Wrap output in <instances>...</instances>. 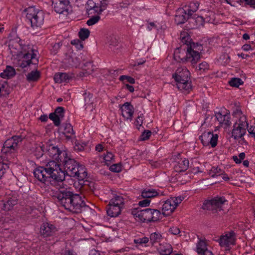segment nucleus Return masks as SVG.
Masks as SVG:
<instances>
[{"mask_svg": "<svg viewBox=\"0 0 255 255\" xmlns=\"http://www.w3.org/2000/svg\"><path fill=\"white\" fill-rule=\"evenodd\" d=\"M33 174L38 180L45 184L62 182L65 179V174L78 180H82L87 176L85 167L67 155L63 158L60 164L54 160H50L44 166L36 168Z\"/></svg>", "mask_w": 255, "mask_h": 255, "instance_id": "f257e3e1", "label": "nucleus"}, {"mask_svg": "<svg viewBox=\"0 0 255 255\" xmlns=\"http://www.w3.org/2000/svg\"><path fill=\"white\" fill-rule=\"evenodd\" d=\"M50 195L58 205L74 213H81L86 206L83 197L69 189L51 190Z\"/></svg>", "mask_w": 255, "mask_h": 255, "instance_id": "f03ea898", "label": "nucleus"}, {"mask_svg": "<svg viewBox=\"0 0 255 255\" xmlns=\"http://www.w3.org/2000/svg\"><path fill=\"white\" fill-rule=\"evenodd\" d=\"M17 42L14 46L13 41H10L9 48L14 54H19L21 53L23 55L22 59L19 60L18 65L21 68H25L30 64H36L38 60L36 58V52L30 45L22 44L21 40H17Z\"/></svg>", "mask_w": 255, "mask_h": 255, "instance_id": "7ed1b4c3", "label": "nucleus"}, {"mask_svg": "<svg viewBox=\"0 0 255 255\" xmlns=\"http://www.w3.org/2000/svg\"><path fill=\"white\" fill-rule=\"evenodd\" d=\"M180 39L186 47V58H190V62L192 64L196 63L200 58V53L203 50L202 45L198 43L191 42L190 35L185 31L181 32Z\"/></svg>", "mask_w": 255, "mask_h": 255, "instance_id": "20e7f679", "label": "nucleus"}, {"mask_svg": "<svg viewBox=\"0 0 255 255\" xmlns=\"http://www.w3.org/2000/svg\"><path fill=\"white\" fill-rule=\"evenodd\" d=\"M108 5L106 0H88L87 2V11L88 14H96L87 21V24L92 26L100 19V14L106 9Z\"/></svg>", "mask_w": 255, "mask_h": 255, "instance_id": "39448f33", "label": "nucleus"}, {"mask_svg": "<svg viewBox=\"0 0 255 255\" xmlns=\"http://www.w3.org/2000/svg\"><path fill=\"white\" fill-rule=\"evenodd\" d=\"M172 78L176 82L177 88L184 93H188L192 89L190 81V72L185 67H178L173 74Z\"/></svg>", "mask_w": 255, "mask_h": 255, "instance_id": "423d86ee", "label": "nucleus"}, {"mask_svg": "<svg viewBox=\"0 0 255 255\" xmlns=\"http://www.w3.org/2000/svg\"><path fill=\"white\" fill-rule=\"evenodd\" d=\"M26 18L30 23L33 28L41 27L43 23L44 13L42 10L36 9L34 7H29L25 9Z\"/></svg>", "mask_w": 255, "mask_h": 255, "instance_id": "0eeeda50", "label": "nucleus"}, {"mask_svg": "<svg viewBox=\"0 0 255 255\" xmlns=\"http://www.w3.org/2000/svg\"><path fill=\"white\" fill-rule=\"evenodd\" d=\"M134 215L143 222H154L159 220L162 218L159 210L150 208L137 211Z\"/></svg>", "mask_w": 255, "mask_h": 255, "instance_id": "6e6552de", "label": "nucleus"}, {"mask_svg": "<svg viewBox=\"0 0 255 255\" xmlns=\"http://www.w3.org/2000/svg\"><path fill=\"white\" fill-rule=\"evenodd\" d=\"M124 205V199L122 196L117 195L109 202L107 207V213L111 217H116L121 213Z\"/></svg>", "mask_w": 255, "mask_h": 255, "instance_id": "1a4fd4ad", "label": "nucleus"}, {"mask_svg": "<svg viewBox=\"0 0 255 255\" xmlns=\"http://www.w3.org/2000/svg\"><path fill=\"white\" fill-rule=\"evenodd\" d=\"M183 199L184 197L180 196L177 197H171L164 201L162 209L163 215H170Z\"/></svg>", "mask_w": 255, "mask_h": 255, "instance_id": "9d476101", "label": "nucleus"}, {"mask_svg": "<svg viewBox=\"0 0 255 255\" xmlns=\"http://www.w3.org/2000/svg\"><path fill=\"white\" fill-rule=\"evenodd\" d=\"M236 236L234 231L226 232L225 235L221 236L218 242L222 248H224L226 251H230L231 246L236 244Z\"/></svg>", "mask_w": 255, "mask_h": 255, "instance_id": "9b49d317", "label": "nucleus"}, {"mask_svg": "<svg viewBox=\"0 0 255 255\" xmlns=\"http://www.w3.org/2000/svg\"><path fill=\"white\" fill-rule=\"evenodd\" d=\"M227 201L224 197H216L211 200L206 201L203 205V208L213 211H221L222 206Z\"/></svg>", "mask_w": 255, "mask_h": 255, "instance_id": "f8f14e48", "label": "nucleus"}, {"mask_svg": "<svg viewBox=\"0 0 255 255\" xmlns=\"http://www.w3.org/2000/svg\"><path fill=\"white\" fill-rule=\"evenodd\" d=\"M22 140L21 136H13L11 138L6 139L4 142L1 149V152L7 153L9 152H12L17 149L18 144Z\"/></svg>", "mask_w": 255, "mask_h": 255, "instance_id": "ddd939ff", "label": "nucleus"}, {"mask_svg": "<svg viewBox=\"0 0 255 255\" xmlns=\"http://www.w3.org/2000/svg\"><path fill=\"white\" fill-rule=\"evenodd\" d=\"M52 5L55 11L59 14L67 15L69 8L68 0H51Z\"/></svg>", "mask_w": 255, "mask_h": 255, "instance_id": "4468645a", "label": "nucleus"}, {"mask_svg": "<svg viewBox=\"0 0 255 255\" xmlns=\"http://www.w3.org/2000/svg\"><path fill=\"white\" fill-rule=\"evenodd\" d=\"M218 135L210 131L205 132L199 136V139L204 146L211 145L214 147L217 145Z\"/></svg>", "mask_w": 255, "mask_h": 255, "instance_id": "2eb2a0df", "label": "nucleus"}, {"mask_svg": "<svg viewBox=\"0 0 255 255\" xmlns=\"http://www.w3.org/2000/svg\"><path fill=\"white\" fill-rule=\"evenodd\" d=\"M57 230L56 227L48 222L43 223L40 228V235L43 238L54 236Z\"/></svg>", "mask_w": 255, "mask_h": 255, "instance_id": "dca6fc26", "label": "nucleus"}, {"mask_svg": "<svg viewBox=\"0 0 255 255\" xmlns=\"http://www.w3.org/2000/svg\"><path fill=\"white\" fill-rule=\"evenodd\" d=\"M47 153L49 156L56 160V162L59 164H60L63 158L67 155V152L65 151H61L57 147L54 146L49 147Z\"/></svg>", "mask_w": 255, "mask_h": 255, "instance_id": "f3484780", "label": "nucleus"}, {"mask_svg": "<svg viewBox=\"0 0 255 255\" xmlns=\"http://www.w3.org/2000/svg\"><path fill=\"white\" fill-rule=\"evenodd\" d=\"M186 57L187 49L185 46H181L175 49L174 54V57L175 60L179 62H190V58H186Z\"/></svg>", "mask_w": 255, "mask_h": 255, "instance_id": "a211bd4d", "label": "nucleus"}, {"mask_svg": "<svg viewBox=\"0 0 255 255\" xmlns=\"http://www.w3.org/2000/svg\"><path fill=\"white\" fill-rule=\"evenodd\" d=\"M64 108L62 107H57L54 113L49 115V118L52 120L55 126H59L62 119L64 117Z\"/></svg>", "mask_w": 255, "mask_h": 255, "instance_id": "6ab92c4d", "label": "nucleus"}, {"mask_svg": "<svg viewBox=\"0 0 255 255\" xmlns=\"http://www.w3.org/2000/svg\"><path fill=\"white\" fill-rule=\"evenodd\" d=\"M122 115L127 120L131 121L134 113V108L130 103L126 102L121 108Z\"/></svg>", "mask_w": 255, "mask_h": 255, "instance_id": "aec40b11", "label": "nucleus"}, {"mask_svg": "<svg viewBox=\"0 0 255 255\" xmlns=\"http://www.w3.org/2000/svg\"><path fill=\"white\" fill-rule=\"evenodd\" d=\"M190 17L182 7L179 8L176 11L175 21L178 25L182 24L190 19Z\"/></svg>", "mask_w": 255, "mask_h": 255, "instance_id": "412c9836", "label": "nucleus"}, {"mask_svg": "<svg viewBox=\"0 0 255 255\" xmlns=\"http://www.w3.org/2000/svg\"><path fill=\"white\" fill-rule=\"evenodd\" d=\"M246 129L237 125V124H234L231 131V137L233 138L235 140H238L242 136H244L246 133Z\"/></svg>", "mask_w": 255, "mask_h": 255, "instance_id": "4be33fe9", "label": "nucleus"}, {"mask_svg": "<svg viewBox=\"0 0 255 255\" xmlns=\"http://www.w3.org/2000/svg\"><path fill=\"white\" fill-rule=\"evenodd\" d=\"M196 251L199 255H213L212 252L208 250L206 242L200 240L196 244Z\"/></svg>", "mask_w": 255, "mask_h": 255, "instance_id": "5701e85b", "label": "nucleus"}, {"mask_svg": "<svg viewBox=\"0 0 255 255\" xmlns=\"http://www.w3.org/2000/svg\"><path fill=\"white\" fill-rule=\"evenodd\" d=\"M216 119L221 125L229 126L231 124L230 115L228 112H218L215 114Z\"/></svg>", "mask_w": 255, "mask_h": 255, "instance_id": "b1692460", "label": "nucleus"}, {"mask_svg": "<svg viewBox=\"0 0 255 255\" xmlns=\"http://www.w3.org/2000/svg\"><path fill=\"white\" fill-rule=\"evenodd\" d=\"M2 209L5 211L11 210L13 206L17 204V199L14 196L8 197L5 200L2 201Z\"/></svg>", "mask_w": 255, "mask_h": 255, "instance_id": "393cba45", "label": "nucleus"}, {"mask_svg": "<svg viewBox=\"0 0 255 255\" xmlns=\"http://www.w3.org/2000/svg\"><path fill=\"white\" fill-rule=\"evenodd\" d=\"M106 44L112 51L117 52L121 47L117 38L114 35H110L107 38Z\"/></svg>", "mask_w": 255, "mask_h": 255, "instance_id": "a878e982", "label": "nucleus"}, {"mask_svg": "<svg viewBox=\"0 0 255 255\" xmlns=\"http://www.w3.org/2000/svg\"><path fill=\"white\" fill-rule=\"evenodd\" d=\"M73 77V74L66 73H58L54 75V80L56 83H61L62 82H68Z\"/></svg>", "mask_w": 255, "mask_h": 255, "instance_id": "bb28decb", "label": "nucleus"}, {"mask_svg": "<svg viewBox=\"0 0 255 255\" xmlns=\"http://www.w3.org/2000/svg\"><path fill=\"white\" fill-rule=\"evenodd\" d=\"M61 129L62 130V133L67 139H70L74 136L75 132L71 124L66 123L62 125Z\"/></svg>", "mask_w": 255, "mask_h": 255, "instance_id": "cd10ccee", "label": "nucleus"}, {"mask_svg": "<svg viewBox=\"0 0 255 255\" xmlns=\"http://www.w3.org/2000/svg\"><path fill=\"white\" fill-rule=\"evenodd\" d=\"M199 5V3L198 2H191L188 4L185 5L182 8L190 16H191L193 13L198 10Z\"/></svg>", "mask_w": 255, "mask_h": 255, "instance_id": "c85d7f7f", "label": "nucleus"}, {"mask_svg": "<svg viewBox=\"0 0 255 255\" xmlns=\"http://www.w3.org/2000/svg\"><path fill=\"white\" fill-rule=\"evenodd\" d=\"M158 251L161 255H169L172 252V248L170 244L167 243L160 244Z\"/></svg>", "mask_w": 255, "mask_h": 255, "instance_id": "c756f323", "label": "nucleus"}, {"mask_svg": "<svg viewBox=\"0 0 255 255\" xmlns=\"http://www.w3.org/2000/svg\"><path fill=\"white\" fill-rule=\"evenodd\" d=\"M189 162L187 159H181L175 166V170L177 172L186 171L189 167Z\"/></svg>", "mask_w": 255, "mask_h": 255, "instance_id": "7c9ffc66", "label": "nucleus"}, {"mask_svg": "<svg viewBox=\"0 0 255 255\" xmlns=\"http://www.w3.org/2000/svg\"><path fill=\"white\" fill-rule=\"evenodd\" d=\"M159 195V193L154 189H145L141 192V196L143 198L149 199Z\"/></svg>", "mask_w": 255, "mask_h": 255, "instance_id": "2f4dec72", "label": "nucleus"}, {"mask_svg": "<svg viewBox=\"0 0 255 255\" xmlns=\"http://www.w3.org/2000/svg\"><path fill=\"white\" fill-rule=\"evenodd\" d=\"M79 184L81 185V188L84 190H90L94 192L95 189V184L93 182H90L88 180L83 179L82 180H78Z\"/></svg>", "mask_w": 255, "mask_h": 255, "instance_id": "473e14b6", "label": "nucleus"}, {"mask_svg": "<svg viewBox=\"0 0 255 255\" xmlns=\"http://www.w3.org/2000/svg\"><path fill=\"white\" fill-rule=\"evenodd\" d=\"M15 71L14 69L11 66H7L3 72L0 73V76L2 78L9 79L15 75Z\"/></svg>", "mask_w": 255, "mask_h": 255, "instance_id": "72a5a7b5", "label": "nucleus"}, {"mask_svg": "<svg viewBox=\"0 0 255 255\" xmlns=\"http://www.w3.org/2000/svg\"><path fill=\"white\" fill-rule=\"evenodd\" d=\"M67 63L71 66L77 67L80 65V60L75 54H72L67 59Z\"/></svg>", "mask_w": 255, "mask_h": 255, "instance_id": "f704fd0d", "label": "nucleus"}, {"mask_svg": "<svg viewBox=\"0 0 255 255\" xmlns=\"http://www.w3.org/2000/svg\"><path fill=\"white\" fill-rule=\"evenodd\" d=\"M224 173V171L219 168L218 166H213L209 170L208 174L212 177H215L220 176Z\"/></svg>", "mask_w": 255, "mask_h": 255, "instance_id": "c9c22d12", "label": "nucleus"}, {"mask_svg": "<svg viewBox=\"0 0 255 255\" xmlns=\"http://www.w3.org/2000/svg\"><path fill=\"white\" fill-rule=\"evenodd\" d=\"M40 76L39 71H32L26 75V80L28 82H34L37 81Z\"/></svg>", "mask_w": 255, "mask_h": 255, "instance_id": "e433bc0d", "label": "nucleus"}, {"mask_svg": "<svg viewBox=\"0 0 255 255\" xmlns=\"http://www.w3.org/2000/svg\"><path fill=\"white\" fill-rule=\"evenodd\" d=\"M162 239L161 235L158 232H154L150 234V242L152 246H154L156 243H160Z\"/></svg>", "mask_w": 255, "mask_h": 255, "instance_id": "4c0bfd02", "label": "nucleus"}, {"mask_svg": "<svg viewBox=\"0 0 255 255\" xmlns=\"http://www.w3.org/2000/svg\"><path fill=\"white\" fill-rule=\"evenodd\" d=\"M190 22L195 23L196 27H199L203 26L204 23V19L202 16H198L195 18H190Z\"/></svg>", "mask_w": 255, "mask_h": 255, "instance_id": "58836bf2", "label": "nucleus"}, {"mask_svg": "<svg viewBox=\"0 0 255 255\" xmlns=\"http://www.w3.org/2000/svg\"><path fill=\"white\" fill-rule=\"evenodd\" d=\"M235 124H237L241 127L247 129L248 128V123L247 122V119L246 116L243 115L241 116L239 119Z\"/></svg>", "mask_w": 255, "mask_h": 255, "instance_id": "ea45409f", "label": "nucleus"}, {"mask_svg": "<svg viewBox=\"0 0 255 255\" xmlns=\"http://www.w3.org/2000/svg\"><path fill=\"white\" fill-rule=\"evenodd\" d=\"M229 84L232 87H239L244 84L242 80L239 78H233L229 82Z\"/></svg>", "mask_w": 255, "mask_h": 255, "instance_id": "a19ab883", "label": "nucleus"}, {"mask_svg": "<svg viewBox=\"0 0 255 255\" xmlns=\"http://www.w3.org/2000/svg\"><path fill=\"white\" fill-rule=\"evenodd\" d=\"M9 166L8 164L3 162L0 157V179L2 178L6 171L8 170Z\"/></svg>", "mask_w": 255, "mask_h": 255, "instance_id": "79ce46f5", "label": "nucleus"}, {"mask_svg": "<svg viewBox=\"0 0 255 255\" xmlns=\"http://www.w3.org/2000/svg\"><path fill=\"white\" fill-rule=\"evenodd\" d=\"M79 38L82 40H85L88 38L90 35V31L86 28H81L78 33Z\"/></svg>", "mask_w": 255, "mask_h": 255, "instance_id": "37998d69", "label": "nucleus"}, {"mask_svg": "<svg viewBox=\"0 0 255 255\" xmlns=\"http://www.w3.org/2000/svg\"><path fill=\"white\" fill-rule=\"evenodd\" d=\"M196 68L201 72H204L209 70V65L206 62H203L199 64Z\"/></svg>", "mask_w": 255, "mask_h": 255, "instance_id": "c03bdc74", "label": "nucleus"}, {"mask_svg": "<svg viewBox=\"0 0 255 255\" xmlns=\"http://www.w3.org/2000/svg\"><path fill=\"white\" fill-rule=\"evenodd\" d=\"M245 153L244 152L240 153L238 156H233V159L237 164H239L242 162V161L245 158Z\"/></svg>", "mask_w": 255, "mask_h": 255, "instance_id": "a18cd8bd", "label": "nucleus"}, {"mask_svg": "<svg viewBox=\"0 0 255 255\" xmlns=\"http://www.w3.org/2000/svg\"><path fill=\"white\" fill-rule=\"evenodd\" d=\"M119 80L121 81H125V80L130 84H134L135 83V80L131 77L126 76V75H122L119 78Z\"/></svg>", "mask_w": 255, "mask_h": 255, "instance_id": "49530a36", "label": "nucleus"}, {"mask_svg": "<svg viewBox=\"0 0 255 255\" xmlns=\"http://www.w3.org/2000/svg\"><path fill=\"white\" fill-rule=\"evenodd\" d=\"M151 135V131L149 130H144L140 135V140L144 141L148 139Z\"/></svg>", "mask_w": 255, "mask_h": 255, "instance_id": "de8ad7c7", "label": "nucleus"}, {"mask_svg": "<svg viewBox=\"0 0 255 255\" xmlns=\"http://www.w3.org/2000/svg\"><path fill=\"white\" fill-rule=\"evenodd\" d=\"M114 155L111 152L107 151L106 154L104 155V159L107 164H109L110 162L113 159Z\"/></svg>", "mask_w": 255, "mask_h": 255, "instance_id": "09e8293b", "label": "nucleus"}, {"mask_svg": "<svg viewBox=\"0 0 255 255\" xmlns=\"http://www.w3.org/2000/svg\"><path fill=\"white\" fill-rule=\"evenodd\" d=\"M110 170L114 172H120L122 170L121 165L119 164H113L110 166Z\"/></svg>", "mask_w": 255, "mask_h": 255, "instance_id": "8fccbe9b", "label": "nucleus"}, {"mask_svg": "<svg viewBox=\"0 0 255 255\" xmlns=\"http://www.w3.org/2000/svg\"><path fill=\"white\" fill-rule=\"evenodd\" d=\"M134 243L136 244L142 245L143 244H146L149 242V239L147 237H143L142 238H138L134 239Z\"/></svg>", "mask_w": 255, "mask_h": 255, "instance_id": "3c124183", "label": "nucleus"}, {"mask_svg": "<svg viewBox=\"0 0 255 255\" xmlns=\"http://www.w3.org/2000/svg\"><path fill=\"white\" fill-rule=\"evenodd\" d=\"M150 203V200L146 198H144V199L138 202V205L140 207H147L149 205Z\"/></svg>", "mask_w": 255, "mask_h": 255, "instance_id": "603ef678", "label": "nucleus"}, {"mask_svg": "<svg viewBox=\"0 0 255 255\" xmlns=\"http://www.w3.org/2000/svg\"><path fill=\"white\" fill-rule=\"evenodd\" d=\"M93 98V95L90 93H88V94H87L86 93H85V97H84V100L86 105H89L90 104H91L92 101L91 99Z\"/></svg>", "mask_w": 255, "mask_h": 255, "instance_id": "864d4df0", "label": "nucleus"}, {"mask_svg": "<svg viewBox=\"0 0 255 255\" xmlns=\"http://www.w3.org/2000/svg\"><path fill=\"white\" fill-rule=\"evenodd\" d=\"M143 120V115L141 114L140 116H138V117L136 119L135 122V125L137 127L138 126H141V125L142 124Z\"/></svg>", "mask_w": 255, "mask_h": 255, "instance_id": "5fc2aeb1", "label": "nucleus"}, {"mask_svg": "<svg viewBox=\"0 0 255 255\" xmlns=\"http://www.w3.org/2000/svg\"><path fill=\"white\" fill-rule=\"evenodd\" d=\"M169 232L171 233V234L174 235H178L180 232L179 228L176 227H173L170 228L169 229Z\"/></svg>", "mask_w": 255, "mask_h": 255, "instance_id": "6e6d98bb", "label": "nucleus"}, {"mask_svg": "<svg viewBox=\"0 0 255 255\" xmlns=\"http://www.w3.org/2000/svg\"><path fill=\"white\" fill-rule=\"evenodd\" d=\"M248 131L252 136L255 134V121L253 125L248 127Z\"/></svg>", "mask_w": 255, "mask_h": 255, "instance_id": "4d7b16f0", "label": "nucleus"}, {"mask_svg": "<svg viewBox=\"0 0 255 255\" xmlns=\"http://www.w3.org/2000/svg\"><path fill=\"white\" fill-rule=\"evenodd\" d=\"M242 49L244 51H248L250 50H254L255 49V46H252L250 44H246L243 45L242 47Z\"/></svg>", "mask_w": 255, "mask_h": 255, "instance_id": "13d9d810", "label": "nucleus"}, {"mask_svg": "<svg viewBox=\"0 0 255 255\" xmlns=\"http://www.w3.org/2000/svg\"><path fill=\"white\" fill-rule=\"evenodd\" d=\"M233 115L235 116H241L243 115L241 110L239 108H237L233 113Z\"/></svg>", "mask_w": 255, "mask_h": 255, "instance_id": "bf43d9fd", "label": "nucleus"}, {"mask_svg": "<svg viewBox=\"0 0 255 255\" xmlns=\"http://www.w3.org/2000/svg\"><path fill=\"white\" fill-rule=\"evenodd\" d=\"M238 140L239 144L241 145H247L248 144V142L245 139L244 136H242L241 138H240Z\"/></svg>", "mask_w": 255, "mask_h": 255, "instance_id": "052dcab7", "label": "nucleus"}, {"mask_svg": "<svg viewBox=\"0 0 255 255\" xmlns=\"http://www.w3.org/2000/svg\"><path fill=\"white\" fill-rule=\"evenodd\" d=\"M62 255H77V254L72 251H65Z\"/></svg>", "mask_w": 255, "mask_h": 255, "instance_id": "680f3d73", "label": "nucleus"}, {"mask_svg": "<svg viewBox=\"0 0 255 255\" xmlns=\"http://www.w3.org/2000/svg\"><path fill=\"white\" fill-rule=\"evenodd\" d=\"M156 25L153 22H150L147 26V28L149 30H151L153 28H156Z\"/></svg>", "mask_w": 255, "mask_h": 255, "instance_id": "e2e57ef3", "label": "nucleus"}, {"mask_svg": "<svg viewBox=\"0 0 255 255\" xmlns=\"http://www.w3.org/2000/svg\"><path fill=\"white\" fill-rule=\"evenodd\" d=\"M103 148L104 147H103V146L102 144H98V145H97L96 146L95 149H96V150H97L99 152H101V151H103Z\"/></svg>", "mask_w": 255, "mask_h": 255, "instance_id": "0e129e2a", "label": "nucleus"}, {"mask_svg": "<svg viewBox=\"0 0 255 255\" xmlns=\"http://www.w3.org/2000/svg\"><path fill=\"white\" fill-rule=\"evenodd\" d=\"M109 74L111 75H113L114 76H116L118 75L119 70H110L109 71Z\"/></svg>", "mask_w": 255, "mask_h": 255, "instance_id": "69168bd1", "label": "nucleus"}, {"mask_svg": "<svg viewBox=\"0 0 255 255\" xmlns=\"http://www.w3.org/2000/svg\"><path fill=\"white\" fill-rule=\"evenodd\" d=\"M246 3L251 6L255 5V0H245Z\"/></svg>", "mask_w": 255, "mask_h": 255, "instance_id": "338daca9", "label": "nucleus"}, {"mask_svg": "<svg viewBox=\"0 0 255 255\" xmlns=\"http://www.w3.org/2000/svg\"><path fill=\"white\" fill-rule=\"evenodd\" d=\"M40 120L42 122H46L48 120V117L46 115H41L39 118Z\"/></svg>", "mask_w": 255, "mask_h": 255, "instance_id": "774afa93", "label": "nucleus"}]
</instances>
